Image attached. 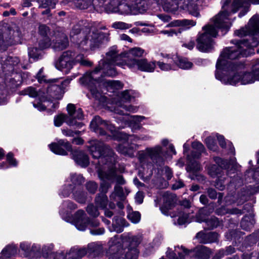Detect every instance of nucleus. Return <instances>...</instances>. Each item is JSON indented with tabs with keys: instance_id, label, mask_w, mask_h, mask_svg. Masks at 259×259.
Listing matches in <instances>:
<instances>
[{
	"instance_id": "nucleus-4",
	"label": "nucleus",
	"mask_w": 259,
	"mask_h": 259,
	"mask_svg": "<svg viewBox=\"0 0 259 259\" xmlns=\"http://www.w3.org/2000/svg\"><path fill=\"white\" fill-rule=\"evenodd\" d=\"M108 35L97 30L91 31L90 26L84 21L74 25L70 32V36L77 39L79 47L85 50L95 49L107 42L109 40Z\"/></svg>"
},
{
	"instance_id": "nucleus-34",
	"label": "nucleus",
	"mask_w": 259,
	"mask_h": 259,
	"mask_svg": "<svg viewBox=\"0 0 259 259\" xmlns=\"http://www.w3.org/2000/svg\"><path fill=\"white\" fill-rule=\"evenodd\" d=\"M212 253L211 249L205 246L200 245L196 248V256L199 259H208Z\"/></svg>"
},
{
	"instance_id": "nucleus-11",
	"label": "nucleus",
	"mask_w": 259,
	"mask_h": 259,
	"mask_svg": "<svg viewBox=\"0 0 259 259\" xmlns=\"http://www.w3.org/2000/svg\"><path fill=\"white\" fill-rule=\"evenodd\" d=\"M123 0H95V5L98 7H103V11L107 13L118 12L122 15H135L133 5L127 3H121Z\"/></svg>"
},
{
	"instance_id": "nucleus-48",
	"label": "nucleus",
	"mask_w": 259,
	"mask_h": 259,
	"mask_svg": "<svg viewBox=\"0 0 259 259\" xmlns=\"http://www.w3.org/2000/svg\"><path fill=\"white\" fill-rule=\"evenodd\" d=\"M37 2L39 4V8L54 9L58 0H37Z\"/></svg>"
},
{
	"instance_id": "nucleus-62",
	"label": "nucleus",
	"mask_w": 259,
	"mask_h": 259,
	"mask_svg": "<svg viewBox=\"0 0 259 259\" xmlns=\"http://www.w3.org/2000/svg\"><path fill=\"white\" fill-rule=\"evenodd\" d=\"M205 143L208 149L212 151H215L217 149L215 140L212 137H208L205 139Z\"/></svg>"
},
{
	"instance_id": "nucleus-58",
	"label": "nucleus",
	"mask_w": 259,
	"mask_h": 259,
	"mask_svg": "<svg viewBox=\"0 0 259 259\" xmlns=\"http://www.w3.org/2000/svg\"><path fill=\"white\" fill-rule=\"evenodd\" d=\"M145 51L140 48H134L130 49L128 51V57L133 56L140 57H142Z\"/></svg>"
},
{
	"instance_id": "nucleus-8",
	"label": "nucleus",
	"mask_w": 259,
	"mask_h": 259,
	"mask_svg": "<svg viewBox=\"0 0 259 259\" xmlns=\"http://www.w3.org/2000/svg\"><path fill=\"white\" fill-rule=\"evenodd\" d=\"M138 159L143 166H151L153 164L160 167L164 164L165 161L162 147L160 146L147 148L145 152L139 153Z\"/></svg>"
},
{
	"instance_id": "nucleus-12",
	"label": "nucleus",
	"mask_w": 259,
	"mask_h": 259,
	"mask_svg": "<svg viewBox=\"0 0 259 259\" xmlns=\"http://www.w3.org/2000/svg\"><path fill=\"white\" fill-rule=\"evenodd\" d=\"M37 79L40 83H49L47 87V93L49 96L54 99H58L56 97V92L59 93L61 91L65 88L72 79V77H68L67 79L61 80L59 82V79L55 78L52 80H48L47 76L44 74V68H41L39 70L37 75Z\"/></svg>"
},
{
	"instance_id": "nucleus-52",
	"label": "nucleus",
	"mask_w": 259,
	"mask_h": 259,
	"mask_svg": "<svg viewBox=\"0 0 259 259\" xmlns=\"http://www.w3.org/2000/svg\"><path fill=\"white\" fill-rule=\"evenodd\" d=\"M52 38L50 37H45L40 38L38 41L39 48L41 49H45L49 48L53 44L51 42Z\"/></svg>"
},
{
	"instance_id": "nucleus-14",
	"label": "nucleus",
	"mask_w": 259,
	"mask_h": 259,
	"mask_svg": "<svg viewBox=\"0 0 259 259\" xmlns=\"http://www.w3.org/2000/svg\"><path fill=\"white\" fill-rule=\"evenodd\" d=\"M177 212H171L168 211V215H169L171 218H175L178 217L177 219V223L174 222L175 225H187L193 221H196L198 222H205L206 221V217L212 212V210H209L207 207H202L199 209L198 213L196 214L195 218L190 217L189 214L183 213L177 208ZM175 221V220H174Z\"/></svg>"
},
{
	"instance_id": "nucleus-50",
	"label": "nucleus",
	"mask_w": 259,
	"mask_h": 259,
	"mask_svg": "<svg viewBox=\"0 0 259 259\" xmlns=\"http://www.w3.org/2000/svg\"><path fill=\"white\" fill-rule=\"evenodd\" d=\"M29 56L34 59H38L40 58L42 55V50L37 49V48H28Z\"/></svg>"
},
{
	"instance_id": "nucleus-57",
	"label": "nucleus",
	"mask_w": 259,
	"mask_h": 259,
	"mask_svg": "<svg viewBox=\"0 0 259 259\" xmlns=\"http://www.w3.org/2000/svg\"><path fill=\"white\" fill-rule=\"evenodd\" d=\"M72 184H68L64 185L62 189L59 193V195L63 197H68L72 194Z\"/></svg>"
},
{
	"instance_id": "nucleus-22",
	"label": "nucleus",
	"mask_w": 259,
	"mask_h": 259,
	"mask_svg": "<svg viewBox=\"0 0 259 259\" xmlns=\"http://www.w3.org/2000/svg\"><path fill=\"white\" fill-rule=\"evenodd\" d=\"M219 237V235L217 233L206 229L200 231L196 235V238L199 240V243L202 244L218 242Z\"/></svg>"
},
{
	"instance_id": "nucleus-31",
	"label": "nucleus",
	"mask_w": 259,
	"mask_h": 259,
	"mask_svg": "<svg viewBox=\"0 0 259 259\" xmlns=\"http://www.w3.org/2000/svg\"><path fill=\"white\" fill-rule=\"evenodd\" d=\"M72 2L74 6L79 9H86L93 6L97 11L102 12L103 7H98L95 5V0H69Z\"/></svg>"
},
{
	"instance_id": "nucleus-15",
	"label": "nucleus",
	"mask_w": 259,
	"mask_h": 259,
	"mask_svg": "<svg viewBox=\"0 0 259 259\" xmlns=\"http://www.w3.org/2000/svg\"><path fill=\"white\" fill-rule=\"evenodd\" d=\"M69 183L72 184V198L78 203L84 204L87 198V193L83 191L82 185L84 182V178L80 174H71L69 178Z\"/></svg>"
},
{
	"instance_id": "nucleus-18",
	"label": "nucleus",
	"mask_w": 259,
	"mask_h": 259,
	"mask_svg": "<svg viewBox=\"0 0 259 259\" xmlns=\"http://www.w3.org/2000/svg\"><path fill=\"white\" fill-rule=\"evenodd\" d=\"M75 53L70 51L63 52L56 62V67L61 70L64 71L66 73L73 67L75 64Z\"/></svg>"
},
{
	"instance_id": "nucleus-46",
	"label": "nucleus",
	"mask_w": 259,
	"mask_h": 259,
	"mask_svg": "<svg viewBox=\"0 0 259 259\" xmlns=\"http://www.w3.org/2000/svg\"><path fill=\"white\" fill-rule=\"evenodd\" d=\"M54 245L53 244H50L48 246H44L41 249V254L42 256L45 257H51L55 258L56 256V253L53 251Z\"/></svg>"
},
{
	"instance_id": "nucleus-36",
	"label": "nucleus",
	"mask_w": 259,
	"mask_h": 259,
	"mask_svg": "<svg viewBox=\"0 0 259 259\" xmlns=\"http://www.w3.org/2000/svg\"><path fill=\"white\" fill-rule=\"evenodd\" d=\"M132 5L136 14L138 12L143 13L146 11L148 7V3L145 0H135Z\"/></svg>"
},
{
	"instance_id": "nucleus-28",
	"label": "nucleus",
	"mask_w": 259,
	"mask_h": 259,
	"mask_svg": "<svg viewBox=\"0 0 259 259\" xmlns=\"http://www.w3.org/2000/svg\"><path fill=\"white\" fill-rule=\"evenodd\" d=\"M72 157L76 163L82 167H85L89 164V158L87 154L79 150H71Z\"/></svg>"
},
{
	"instance_id": "nucleus-19",
	"label": "nucleus",
	"mask_w": 259,
	"mask_h": 259,
	"mask_svg": "<svg viewBox=\"0 0 259 259\" xmlns=\"http://www.w3.org/2000/svg\"><path fill=\"white\" fill-rule=\"evenodd\" d=\"M98 176L103 179H108L109 181L113 183L115 181L116 182V185H124L125 183V181L121 175H117L116 170L113 168H109L108 170H104L102 169H99L98 171Z\"/></svg>"
},
{
	"instance_id": "nucleus-20",
	"label": "nucleus",
	"mask_w": 259,
	"mask_h": 259,
	"mask_svg": "<svg viewBox=\"0 0 259 259\" xmlns=\"http://www.w3.org/2000/svg\"><path fill=\"white\" fill-rule=\"evenodd\" d=\"M50 150L54 153L61 155H66L67 151H71L72 146L66 140L60 139L56 143L49 145Z\"/></svg>"
},
{
	"instance_id": "nucleus-60",
	"label": "nucleus",
	"mask_w": 259,
	"mask_h": 259,
	"mask_svg": "<svg viewBox=\"0 0 259 259\" xmlns=\"http://www.w3.org/2000/svg\"><path fill=\"white\" fill-rule=\"evenodd\" d=\"M111 27L115 29H127L132 27V25L123 22L117 21L112 24Z\"/></svg>"
},
{
	"instance_id": "nucleus-39",
	"label": "nucleus",
	"mask_w": 259,
	"mask_h": 259,
	"mask_svg": "<svg viewBox=\"0 0 259 259\" xmlns=\"http://www.w3.org/2000/svg\"><path fill=\"white\" fill-rule=\"evenodd\" d=\"M217 139L220 146L224 149H227L228 154L234 155L235 148L231 142H228L227 144L224 136L222 135H217Z\"/></svg>"
},
{
	"instance_id": "nucleus-63",
	"label": "nucleus",
	"mask_w": 259,
	"mask_h": 259,
	"mask_svg": "<svg viewBox=\"0 0 259 259\" xmlns=\"http://www.w3.org/2000/svg\"><path fill=\"white\" fill-rule=\"evenodd\" d=\"M75 63H79L80 65L85 66H90L92 65L91 63L84 58L82 55H78L75 58Z\"/></svg>"
},
{
	"instance_id": "nucleus-38",
	"label": "nucleus",
	"mask_w": 259,
	"mask_h": 259,
	"mask_svg": "<svg viewBox=\"0 0 259 259\" xmlns=\"http://www.w3.org/2000/svg\"><path fill=\"white\" fill-rule=\"evenodd\" d=\"M95 202L97 207L101 209L106 208L108 203L106 194L99 193L95 198Z\"/></svg>"
},
{
	"instance_id": "nucleus-47",
	"label": "nucleus",
	"mask_w": 259,
	"mask_h": 259,
	"mask_svg": "<svg viewBox=\"0 0 259 259\" xmlns=\"http://www.w3.org/2000/svg\"><path fill=\"white\" fill-rule=\"evenodd\" d=\"M216 213L220 215H223L226 213H231V214H241L244 213V212L239 209L237 208H234L232 209L226 210L225 207L222 206L220 208H218L216 210Z\"/></svg>"
},
{
	"instance_id": "nucleus-37",
	"label": "nucleus",
	"mask_w": 259,
	"mask_h": 259,
	"mask_svg": "<svg viewBox=\"0 0 259 259\" xmlns=\"http://www.w3.org/2000/svg\"><path fill=\"white\" fill-rule=\"evenodd\" d=\"M19 59L16 57H3L0 55V64L2 66H10L12 68L14 66L18 65Z\"/></svg>"
},
{
	"instance_id": "nucleus-21",
	"label": "nucleus",
	"mask_w": 259,
	"mask_h": 259,
	"mask_svg": "<svg viewBox=\"0 0 259 259\" xmlns=\"http://www.w3.org/2000/svg\"><path fill=\"white\" fill-rule=\"evenodd\" d=\"M69 223L76 227H87L91 223V220L85 211L79 209L72 215Z\"/></svg>"
},
{
	"instance_id": "nucleus-23",
	"label": "nucleus",
	"mask_w": 259,
	"mask_h": 259,
	"mask_svg": "<svg viewBox=\"0 0 259 259\" xmlns=\"http://www.w3.org/2000/svg\"><path fill=\"white\" fill-rule=\"evenodd\" d=\"M77 207V205L72 201L69 200H64L60 206L59 214L63 220L69 222L72 215L71 211L76 209Z\"/></svg>"
},
{
	"instance_id": "nucleus-25",
	"label": "nucleus",
	"mask_w": 259,
	"mask_h": 259,
	"mask_svg": "<svg viewBox=\"0 0 259 259\" xmlns=\"http://www.w3.org/2000/svg\"><path fill=\"white\" fill-rule=\"evenodd\" d=\"M163 205L160 207V210L163 214L168 215V211L174 206L176 196L169 192H166L163 194Z\"/></svg>"
},
{
	"instance_id": "nucleus-1",
	"label": "nucleus",
	"mask_w": 259,
	"mask_h": 259,
	"mask_svg": "<svg viewBox=\"0 0 259 259\" xmlns=\"http://www.w3.org/2000/svg\"><path fill=\"white\" fill-rule=\"evenodd\" d=\"M235 35L247 38L233 39L235 46L225 49L216 64L215 78L225 84L235 85L240 82L246 84L254 82L252 72H243L244 64L233 61L240 57H247L250 49L259 43V16L253 15L245 27L236 30Z\"/></svg>"
},
{
	"instance_id": "nucleus-33",
	"label": "nucleus",
	"mask_w": 259,
	"mask_h": 259,
	"mask_svg": "<svg viewBox=\"0 0 259 259\" xmlns=\"http://www.w3.org/2000/svg\"><path fill=\"white\" fill-rule=\"evenodd\" d=\"M52 48L56 51L63 50L68 46V40L67 36L64 34H62L60 37L56 38V41L53 39Z\"/></svg>"
},
{
	"instance_id": "nucleus-32",
	"label": "nucleus",
	"mask_w": 259,
	"mask_h": 259,
	"mask_svg": "<svg viewBox=\"0 0 259 259\" xmlns=\"http://www.w3.org/2000/svg\"><path fill=\"white\" fill-rule=\"evenodd\" d=\"M160 55L163 59L157 62L158 67L162 71H167L174 69V59L173 58H166L165 55L161 53Z\"/></svg>"
},
{
	"instance_id": "nucleus-51",
	"label": "nucleus",
	"mask_w": 259,
	"mask_h": 259,
	"mask_svg": "<svg viewBox=\"0 0 259 259\" xmlns=\"http://www.w3.org/2000/svg\"><path fill=\"white\" fill-rule=\"evenodd\" d=\"M68 119V115L65 114H60L54 117V122L56 126H61L64 122L66 123L67 119Z\"/></svg>"
},
{
	"instance_id": "nucleus-29",
	"label": "nucleus",
	"mask_w": 259,
	"mask_h": 259,
	"mask_svg": "<svg viewBox=\"0 0 259 259\" xmlns=\"http://www.w3.org/2000/svg\"><path fill=\"white\" fill-rule=\"evenodd\" d=\"M85 247L87 254L90 257L99 256L103 253V245L99 242L90 243Z\"/></svg>"
},
{
	"instance_id": "nucleus-53",
	"label": "nucleus",
	"mask_w": 259,
	"mask_h": 259,
	"mask_svg": "<svg viewBox=\"0 0 259 259\" xmlns=\"http://www.w3.org/2000/svg\"><path fill=\"white\" fill-rule=\"evenodd\" d=\"M255 225V220L252 215H246L241 222V227H250Z\"/></svg>"
},
{
	"instance_id": "nucleus-59",
	"label": "nucleus",
	"mask_w": 259,
	"mask_h": 259,
	"mask_svg": "<svg viewBox=\"0 0 259 259\" xmlns=\"http://www.w3.org/2000/svg\"><path fill=\"white\" fill-rule=\"evenodd\" d=\"M86 211L89 215L93 217H97L99 215L98 208L92 203L89 204L87 206Z\"/></svg>"
},
{
	"instance_id": "nucleus-42",
	"label": "nucleus",
	"mask_w": 259,
	"mask_h": 259,
	"mask_svg": "<svg viewBox=\"0 0 259 259\" xmlns=\"http://www.w3.org/2000/svg\"><path fill=\"white\" fill-rule=\"evenodd\" d=\"M103 83L107 90H112V92L121 89L123 87L122 83L118 80H104Z\"/></svg>"
},
{
	"instance_id": "nucleus-61",
	"label": "nucleus",
	"mask_w": 259,
	"mask_h": 259,
	"mask_svg": "<svg viewBox=\"0 0 259 259\" xmlns=\"http://www.w3.org/2000/svg\"><path fill=\"white\" fill-rule=\"evenodd\" d=\"M207 224L209 227H220L224 226L223 222L220 221L215 217H211L210 219L207 221Z\"/></svg>"
},
{
	"instance_id": "nucleus-2",
	"label": "nucleus",
	"mask_w": 259,
	"mask_h": 259,
	"mask_svg": "<svg viewBox=\"0 0 259 259\" xmlns=\"http://www.w3.org/2000/svg\"><path fill=\"white\" fill-rule=\"evenodd\" d=\"M115 66L123 68L127 66L133 70L153 72L155 67V62H148L145 59L123 58L121 55L118 54L116 46L111 47L107 52L105 59L101 60L99 65L94 70L87 73L85 76L80 78L83 83L88 85L89 90L95 99H99L101 96V93L97 88V84L101 81L102 79L100 77L96 76V75L102 70L105 75L114 76L117 74Z\"/></svg>"
},
{
	"instance_id": "nucleus-5",
	"label": "nucleus",
	"mask_w": 259,
	"mask_h": 259,
	"mask_svg": "<svg viewBox=\"0 0 259 259\" xmlns=\"http://www.w3.org/2000/svg\"><path fill=\"white\" fill-rule=\"evenodd\" d=\"M118 240L115 236L108 242V259H137L139 251L137 246L141 238L136 236H123Z\"/></svg>"
},
{
	"instance_id": "nucleus-43",
	"label": "nucleus",
	"mask_w": 259,
	"mask_h": 259,
	"mask_svg": "<svg viewBox=\"0 0 259 259\" xmlns=\"http://www.w3.org/2000/svg\"><path fill=\"white\" fill-rule=\"evenodd\" d=\"M160 5L164 11L168 12L175 13L179 9L178 2L162 1V4Z\"/></svg>"
},
{
	"instance_id": "nucleus-41",
	"label": "nucleus",
	"mask_w": 259,
	"mask_h": 259,
	"mask_svg": "<svg viewBox=\"0 0 259 259\" xmlns=\"http://www.w3.org/2000/svg\"><path fill=\"white\" fill-rule=\"evenodd\" d=\"M174 59V63L180 68L183 69H188L192 67L193 64L189 61L187 59L181 57H175Z\"/></svg>"
},
{
	"instance_id": "nucleus-26",
	"label": "nucleus",
	"mask_w": 259,
	"mask_h": 259,
	"mask_svg": "<svg viewBox=\"0 0 259 259\" xmlns=\"http://www.w3.org/2000/svg\"><path fill=\"white\" fill-rule=\"evenodd\" d=\"M5 37L7 38L8 46L21 43V32L17 26L9 29L8 33Z\"/></svg>"
},
{
	"instance_id": "nucleus-24",
	"label": "nucleus",
	"mask_w": 259,
	"mask_h": 259,
	"mask_svg": "<svg viewBox=\"0 0 259 259\" xmlns=\"http://www.w3.org/2000/svg\"><path fill=\"white\" fill-rule=\"evenodd\" d=\"M179 9L187 11L190 14L195 17H200L197 4H193L191 0H178Z\"/></svg>"
},
{
	"instance_id": "nucleus-55",
	"label": "nucleus",
	"mask_w": 259,
	"mask_h": 259,
	"mask_svg": "<svg viewBox=\"0 0 259 259\" xmlns=\"http://www.w3.org/2000/svg\"><path fill=\"white\" fill-rule=\"evenodd\" d=\"M38 33L41 36V38L45 37H50L51 31L50 29L46 25L40 24L38 27Z\"/></svg>"
},
{
	"instance_id": "nucleus-3",
	"label": "nucleus",
	"mask_w": 259,
	"mask_h": 259,
	"mask_svg": "<svg viewBox=\"0 0 259 259\" xmlns=\"http://www.w3.org/2000/svg\"><path fill=\"white\" fill-rule=\"evenodd\" d=\"M222 10L211 19L212 24H208L202 27V32L198 34L196 39L198 50L203 52H210L213 48V38L221 29L223 34L229 30L231 23L229 16L236 13L243 6V0H222Z\"/></svg>"
},
{
	"instance_id": "nucleus-49",
	"label": "nucleus",
	"mask_w": 259,
	"mask_h": 259,
	"mask_svg": "<svg viewBox=\"0 0 259 259\" xmlns=\"http://www.w3.org/2000/svg\"><path fill=\"white\" fill-rule=\"evenodd\" d=\"M99 177L102 181V182L100 184V193L106 194V193L108 191V190L111 188L112 183H111L110 181H109L108 179L105 178L103 179L100 177Z\"/></svg>"
},
{
	"instance_id": "nucleus-64",
	"label": "nucleus",
	"mask_w": 259,
	"mask_h": 259,
	"mask_svg": "<svg viewBox=\"0 0 259 259\" xmlns=\"http://www.w3.org/2000/svg\"><path fill=\"white\" fill-rule=\"evenodd\" d=\"M85 187L90 193L94 194L97 190L98 185L95 182L90 181L86 183Z\"/></svg>"
},
{
	"instance_id": "nucleus-40",
	"label": "nucleus",
	"mask_w": 259,
	"mask_h": 259,
	"mask_svg": "<svg viewBox=\"0 0 259 259\" xmlns=\"http://www.w3.org/2000/svg\"><path fill=\"white\" fill-rule=\"evenodd\" d=\"M116 196L119 197L120 200H124L126 197L123 188L118 185H115L114 186V191L110 195V198L111 200H115Z\"/></svg>"
},
{
	"instance_id": "nucleus-6",
	"label": "nucleus",
	"mask_w": 259,
	"mask_h": 259,
	"mask_svg": "<svg viewBox=\"0 0 259 259\" xmlns=\"http://www.w3.org/2000/svg\"><path fill=\"white\" fill-rule=\"evenodd\" d=\"M105 124L104 128H106L111 134V135L107 136V139L123 140L126 141L124 145L119 144L116 147V150L124 155L133 157L134 151L138 148V145L136 143L140 140H147L149 139V137L147 136L140 137L135 135H129L125 133L119 132L115 126L109 121H106Z\"/></svg>"
},
{
	"instance_id": "nucleus-27",
	"label": "nucleus",
	"mask_w": 259,
	"mask_h": 259,
	"mask_svg": "<svg viewBox=\"0 0 259 259\" xmlns=\"http://www.w3.org/2000/svg\"><path fill=\"white\" fill-rule=\"evenodd\" d=\"M106 121L103 120L99 116H95L90 123L91 130L100 136L107 135L106 132L104 130V125Z\"/></svg>"
},
{
	"instance_id": "nucleus-45",
	"label": "nucleus",
	"mask_w": 259,
	"mask_h": 259,
	"mask_svg": "<svg viewBox=\"0 0 259 259\" xmlns=\"http://www.w3.org/2000/svg\"><path fill=\"white\" fill-rule=\"evenodd\" d=\"M13 77L10 79V85L12 88H17L22 82V77L20 73H13Z\"/></svg>"
},
{
	"instance_id": "nucleus-54",
	"label": "nucleus",
	"mask_w": 259,
	"mask_h": 259,
	"mask_svg": "<svg viewBox=\"0 0 259 259\" xmlns=\"http://www.w3.org/2000/svg\"><path fill=\"white\" fill-rule=\"evenodd\" d=\"M20 94L22 95H28L32 98L36 97L39 95V93L36 90L32 87H29L22 91Z\"/></svg>"
},
{
	"instance_id": "nucleus-17",
	"label": "nucleus",
	"mask_w": 259,
	"mask_h": 259,
	"mask_svg": "<svg viewBox=\"0 0 259 259\" xmlns=\"http://www.w3.org/2000/svg\"><path fill=\"white\" fill-rule=\"evenodd\" d=\"M68 112V117L66 124L70 126H76L77 128H80L83 125L82 122L77 121V120H82L84 118V115L82 109L80 108H76L73 104H69L67 106Z\"/></svg>"
},
{
	"instance_id": "nucleus-35",
	"label": "nucleus",
	"mask_w": 259,
	"mask_h": 259,
	"mask_svg": "<svg viewBox=\"0 0 259 259\" xmlns=\"http://www.w3.org/2000/svg\"><path fill=\"white\" fill-rule=\"evenodd\" d=\"M196 22L192 20L189 19H182V20H177L170 24H168L166 27L168 26H183L187 29L194 26L196 25Z\"/></svg>"
},
{
	"instance_id": "nucleus-10",
	"label": "nucleus",
	"mask_w": 259,
	"mask_h": 259,
	"mask_svg": "<svg viewBox=\"0 0 259 259\" xmlns=\"http://www.w3.org/2000/svg\"><path fill=\"white\" fill-rule=\"evenodd\" d=\"M89 151L94 158L99 159L100 164H106L114 160L113 150L102 142L92 141L89 147Z\"/></svg>"
},
{
	"instance_id": "nucleus-7",
	"label": "nucleus",
	"mask_w": 259,
	"mask_h": 259,
	"mask_svg": "<svg viewBox=\"0 0 259 259\" xmlns=\"http://www.w3.org/2000/svg\"><path fill=\"white\" fill-rule=\"evenodd\" d=\"M217 165H212L209 168V173L212 177H217L215 186L220 190H223L229 183H235L232 179L231 174L235 173V168L226 160L219 157H214Z\"/></svg>"
},
{
	"instance_id": "nucleus-30",
	"label": "nucleus",
	"mask_w": 259,
	"mask_h": 259,
	"mask_svg": "<svg viewBox=\"0 0 259 259\" xmlns=\"http://www.w3.org/2000/svg\"><path fill=\"white\" fill-rule=\"evenodd\" d=\"M87 255L85 247H79L74 246L72 247L69 251L66 254L65 259H79Z\"/></svg>"
},
{
	"instance_id": "nucleus-44",
	"label": "nucleus",
	"mask_w": 259,
	"mask_h": 259,
	"mask_svg": "<svg viewBox=\"0 0 259 259\" xmlns=\"http://www.w3.org/2000/svg\"><path fill=\"white\" fill-rule=\"evenodd\" d=\"M3 24V23H0V51H2L6 50L8 46L7 38L5 37V38H4L3 34L7 28Z\"/></svg>"
},
{
	"instance_id": "nucleus-9",
	"label": "nucleus",
	"mask_w": 259,
	"mask_h": 259,
	"mask_svg": "<svg viewBox=\"0 0 259 259\" xmlns=\"http://www.w3.org/2000/svg\"><path fill=\"white\" fill-rule=\"evenodd\" d=\"M138 159L143 166H151L153 164L160 167L164 164L165 161L162 147L160 146L147 148L145 152L139 153Z\"/></svg>"
},
{
	"instance_id": "nucleus-16",
	"label": "nucleus",
	"mask_w": 259,
	"mask_h": 259,
	"mask_svg": "<svg viewBox=\"0 0 259 259\" xmlns=\"http://www.w3.org/2000/svg\"><path fill=\"white\" fill-rule=\"evenodd\" d=\"M192 151L190 155H187L188 162L186 169L188 171L196 173L202 169L200 164L196 160L199 158L205 148L202 143L199 142H194L192 144Z\"/></svg>"
},
{
	"instance_id": "nucleus-13",
	"label": "nucleus",
	"mask_w": 259,
	"mask_h": 259,
	"mask_svg": "<svg viewBox=\"0 0 259 259\" xmlns=\"http://www.w3.org/2000/svg\"><path fill=\"white\" fill-rule=\"evenodd\" d=\"M137 110L136 107L131 105H124L120 104L118 106L116 107L114 109V112L120 115H123L124 117L122 119L119 120L122 122L126 123L129 121H134V123H131L132 131L135 132L136 130H139L141 128L140 122L145 118L144 116L134 115L129 116V114L127 112H135Z\"/></svg>"
},
{
	"instance_id": "nucleus-56",
	"label": "nucleus",
	"mask_w": 259,
	"mask_h": 259,
	"mask_svg": "<svg viewBox=\"0 0 259 259\" xmlns=\"http://www.w3.org/2000/svg\"><path fill=\"white\" fill-rule=\"evenodd\" d=\"M177 247L179 248V246H176L174 251H172L171 249H170L169 247H168L166 252V256L169 259H184V254L181 252L178 253L180 258H178L176 256V253L175 252V251H176Z\"/></svg>"
}]
</instances>
